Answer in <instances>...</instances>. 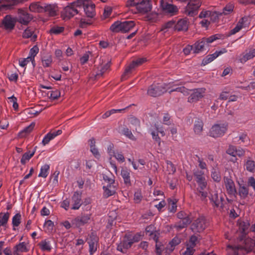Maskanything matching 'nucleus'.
Here are the masks:
<instances>
[{"label": "nucleus", "mask_w": 255, "mask_h": 255, "mask_svg": "<svg viewBox=\"0 0 255 255\" xmlns=\"http://www.w3.org/2000/svg\"><path fill=\"white\" fill-rule=\"evenodd\" d=\"M35 151L32 152H27L25 153L23 155L20 160V162L22 164H24L27 162L34 154Z\"/></svg>", "instance_id": "37998d69"}, {"label": "nucleus", "mask_w": 255, "mask_h": 255, "mask_svg": "<svg viewBox=\"0 0 255 255\" xmlns=\"http://www.w3.org/2000/svg\"><path fill=\"white\" fill-rule=\"evenodd\" d=\"M129 237H130V239L132 241V243L134 242H137L141 239L142 235L139 234H136L135 235H132L130 234H128Z\"/></svg>", "instance_id": "e2e57ef3"}, {"label": "nucleus", "mask_w": 255, "mask_h": 255, "mask_svg": "<svg viewBox=\"0 0 255 255\" xmlns=\"http://www.w3.org/2000/svg\"><path fill=\"white\" fill-rule=\"evenodd\" d=\"M21 216L19 213L16 214L12 219V224L13 227V230H15V227H18L21 223Z\"/></svg>", "instance_id": "79ce46f5"}, {"label": "nucleus", "mask_w": 255, "mask_h": 255, "mask_svg": "<svg viewBox=\"0 0 255 255\" xmlns=\"http://www.w3.org/2000/svg\"><path fill=\"white\" fill-rule=\"evenodd\" d=\"M74 4L78 6H83L86 15L89 17H93L95 15V4L92 1L77 0Z\"/></svg>", "instance_id": "20e7f679"}, {"label": "nucleus", "mask_w": 255, "mask_h": 255, "mask_svg": "<svg viewBox=\"0 0 255 255\" xmlns=\"http://www.w3.org/2000/svg\"><path fill=\"white\" fill-rule=\"evenodd\" d=\"M121 175L124 179L125 184L127 185H130L131 182L129 170L127 168H123L121 170Z\"/></svg>", "instance_id": "c85d7f7f"}, {"label": "nucleus", "mask_w": 255, "mask_h": 255, "mask_svg": "<svg viewBox=\"0 0 255 255\" xmlns=\"http://www.w3.org/2000/svg\"><path fill=\"white\" fill-rule=\"evenodd\" d=\"M145 233L147 236L150 237L154 241L157 242L158 237L156 235V233L153 226L150 225L147 226L145 229Z\"/></svg>", "instance_id": "c756f323"}, {"label": "nucleus", "mask_w": 255, "mask_h": 255, "mask_svg": "<svg viewBox=\"0 0 255 255\" xmlns=\"http://www.w3.org/2000/svg\"><path fill=\"white\" fill-rule=\"evenodd\" d=\"M9 217V214L8 213H4L3 215H0V227L1 226H5L8 220Z\"/></svg>", "instance_id": "09e8293b"}, {"label": "nucleus", "mask_w": 255, "mask_h": 255, "mask_svg": "<svg viewBox=\"0 0 255 255\" xmlns=\"http://www.w3.org/2000/svg\"><path fill=\"white\" fill-rule=\"evenodd\" d=\"M248 189L245 187H242L239 190V195L241 197L245 198L248 194Z\"/></svg>", "instance_id": "774afa93"}, {"label": "nucleus", "mask_w": 255, "mask_h": 255, "mask_svg": "<svg viewBox=\"0 0 255 255\" xmlns=\"http://www.w3.org/2000/svg\"><path fill=\"white\" fill-rule=\"evenodd\" d=\"M135 25L132 20L115 22L110 27V30L113 32L126 33L129 31Z\"/></svg>", "instance_id": "7ed1b4c3"}, {"label": "nucleus", "mask_w": 255, "mask_h": 255, "mask_svg": "<svg viewBox=\"0 0 255 255\" xmlns=\"http://www.w3.org/2000/svg\"><path fill=\"white\" fill-rule=\"evenodd\" d=\"M30 61L33 62V61L30 58V57L28 56L26 58L20 59L19 60V64L21 67H24Z\"/></svg>", "instance_id": "0e129e2a"}, {"label": "nucleus", "mask_w": 255, "mask_h": 255, "mask_svg": "<svg viewBox=\"0 0 255 255\" xmlns=\"http://www.w3.org/2000/svg\"><path fill=\"white\" fill-rule=\"evenodd\" d=\"M49 169L50 166L48 164H44L41 166L38 176L46 178L48 176Z\"/></svg>", "instance_id": "58836bf2"}, {"label": "nucleus", "mask_w": 255, "mask_h": 255, "mask_svg": "<svg viewBox=\"0 0 255 255\" xmlns=\"http://www.w3.org/2000/svg\"><path fill=\"white\" fill-rule=\"evenodd\" d=\"M115 158L121 163H123L125 161V157L123 154L121 152L116 151L113 156Z\"/></svg>", "instance_id": "bf43d9fd"}, {"label": "nucleus", "mask_w": 255, "mask_h": 255, "mask_svg": "<svg viewBox=\"0 0 255 255\" xmlns=\"http://www.w3.org/2000/svg\"><path fill=\"white\" fill-rule=\"evenodd\" d=\"M182 84L181 83L175 81L168 84L152 85L149 88L147 94L152 97H157L167 91H168L169 93L177 91L182 93L184 95H188L189 94V90L184 87H177Z\"/></svg>", "instance_id": "f257e3e1"}, {"label": "nucleus", "mask_w": 255, "mask_h": 255, "mask_svg": "<svg viewBox=\"0 0 255 255\" xmlns=\"http://www.w3.org/2000/svg\"><path fill=\"white\" fill-rule=\"evenodd\" d=\"M245 168L249 172L254 173L255 172V162L251 159H248L245 163Z\"/></svg>", "instance_id": "2f4dec72"}, {"label": "nucleus", "mask_w": 255, "mask_h": 255, "mask_svg": "<svg viewBox=\"0 0 255 255\" xmlns=\"http://www.w3.org/2000/svg\"><path fill=\"white\" fill-rule=\"evenodd\" d=\"M28 251L27 244L25 242H21L14 247L13 254V255H20V253L27 252Z\"/></svg>", "instance_id": "b1692460"}, {"label": "nucleus", "mask_w": 255, "mask_h": 255, "mask_svg": "<svg viewBox=\"0 0 255 255\" xmlns=\"http://www.w3.org/2000/svg\"><path fill=\"white\" fill-rule=\"evenodd\" d=\"M160 3L161 8L165 13L172 15L176 14L178 11V8L176 6L168 3L164 0H160Z\"/></svg>", "instance_id": "2eb2a0df"}, {"label": "nucleus", "mask_w": 255, "mask_h": 255, "mask_svg": "<svg viewBox=\"0 0 255 255\" xmlns=\"http://www.w3.org/2000/svg\"><path fill=\"white\" fill-rule=\"evenodd\" d=\"M228 129V125L225 123L213 125L209 131V135L214 138L223 136Z\"/></svg>", "instance_id": "39448f33"}, {"label": "nucleus", "mask_w": 255, "mask_h": 255, "mask_svg": "<svg viewBox=\"0 0 255 255\" xmlns=\"http://www.w3.org/2000/svg\"><path fill=\"white\" fill-rule=\"evenodd\" d=\"M23 37L25 38H30L32 41H35L36 39L37 36L33 33L32 30L29 28L26 29L23 33Z\"/></svg>", "instance_id": "f704fd0d"}, {"label": "nucleus", "mask_w": 255, "mask_h": 255, "mask_svg": "<svg viewBox=\"0 0 255 255\" xmlns=\"http://www.w3.org/2000/svg\"><path fill=\"white\" fill-rule=\"evenodd\" d=\"M44 3L40 1H34L31 3L29 6V9L32 12H43Z\"/></svg>", "instance_id": "4be33fe9"}, {"label": "nucleus", "mask_w": 255, "mask_h": 255, "mask_svg": "<svg viewBox=\"0 0 255 255\" xmlns=\"http://www.w3.org/2000/svg\"><path fill=\"white\" fill-rule=\"evenodd\" d=\"M97 243L98 240L97 237H95L93 241H89L88 243L89 245V252L91 255L97 251Z\"/></svg>", "instance_id": "4c0bfd02"}, {"label": "nucleus", "mask_w": 255, "mask_h": 255, "mask_svg": "<svg viewBox=\"0 0 255 255\" xmlns=\"http://www.w3.org/2000/svg\"><path fill=\"white\" fill-rule=\"evenodd\" d=\"M205 92L206 89L204 88L193 90L192 94L188 97V101L190 103H194L199 101L204 97Z\"/></svg>", "instance_id": "9d476101"}, {"label": "nucleus", "mask_w": 255, "mask_h": 255, "mask_svg": "<svg viewBox=\"0 0 255 255\" xmlns=\"http://www.w3.org/2000/svg\"><path fill=\"white\" fill-rule=\"evenodd\" d=\"M206 48H208V46L202 39L200 41L197 42L193 45V53H198L204 50H206Z\"/></svg>", "instance_id": "a878e982"}, {"label": "nucleus", "mask_w": 255, "mask_h": 255, "mask_svg": "<svg viewBox=\"0 0 255 255\" xmlns=\"http://www.w3.org/2000/svg\"><path fill=\"white\" fill-rule=\"evenodd\" d=\"M203 123L200 120L195 121L194 125V131L195 134L200 135L203 130Z\"/></svg>", "instance_id": "72a5a7b5"}, {"label": "nucleus", "mask_w": 255, "mask_h": 255, "mask_svg": "<svg viewBox=\"0 0 255 255\" xmlns=\"http://www.w3.org/2000/svg\"><path fill=\"white\" fill-rule=\"evenodd\" d=\"M217 57H218V55L215 54V53L209 55L203 60L202 63L204 65H206L213 61Z\"/></svg>", "instance_id": "49530a36"}, {"label": "nucleus", "mask_w": 255, "mask_h": 255, "mask_svg": "<svg viewBox=\"0 0 255 255\" xmlns=\"http://www.w3.org/2000/svg\"><path fill=\"white\" fill-rule=\"evenodd\" d=\"M39 51V49L36 46H34L30 50L29 54L28 57H30V58L34 61V57L38 53Z\"/></svg>", "instance_id": "864d4df0"}, {"label": "nucleus", "mask_w": 255, "mask_h": 255, "mask_svg": "<svg viewBox=\"0 0 255 255\" xmlns=\"http://www.w3.org/2000/svg\"><path fill=\"white\" fill-rule=\"evenodd\" d=\"M75 2L72 3L70 5L66 6L61 13V16L64 20H67L78 13V10L76 6H78L77 4H74Z\"/></svg>", "instance_id": "423d86ee"}, {"label": "nucleus", "mask_w": 255, "mask_h": 255, "mask_svg": "<svg viewBox=\"0 0 255 255\" xmlns=\"http://www.w3.org/2000/svg\"><path fill=\"white\" fill-rule=\"evenodd\" d=\"M122 133L132 140H135L136 139V138L133 135L131 130L127 128H124L122 130Z\"/></svg>", "instance_id": "c03bdc74"}, {"label": "nucleus", "mask_w": 255, "mask_h": 255, "mask_svg": "<svg viewBox=\"0 0 255 255\" xmlns=\"http://www.w3.org/2000/svg\"><path fill=\"white\" fill-rule=\"evenodd\" d=\"M255 57V48H250L240 55L239 60L242 63H244L248 60H251Z\"/></svg>", "instance_id": "a211bd4d"}, {"label": "nucleus", "mask_w": 255, "mask_h": 255, "mask_svg": "<svg viewBox=\"0 0 255 255\" xmlns=\"http://www.w3.org/2000/svg\"><path fill=\"white\" fill-rule=\"evenodd\" d=\"M53 227L54 223L52 221L48 220L45 221L44 225V228H45L46 232H51L53 230Z\"/></svg>", "instance_id": "3c124183"}, {"label": "nucleus", "mask_w": 255, "mask_h": 255, "mask_svg": "<svg viewBox=\"0 0 255 255\" xmlns=\"http://www.w3.org/2000/svg\"><path fill=\"white\" fill-rule=\"evenodd\" d=\"M236 146L233 145H230L229 148L227 149L226 152L227 154L233 157H236Z\"/></svg>", "instance_id": "338daca9"}, {"label": "nucleus", "mask_w": 255, "mask_h": 255, "mask_svg": "<svg viewBox=\"0 0 255 255\" xmlns=\"http://www.w3.org/2000/svg\"><path fill=\"white\" fill-rule=\"evenodd\" d=\"M186 246V250L184 252H182L181 254V255H192L195 252L194 248L190 247L187 245Z\"/></svg>", "instance_id": "4d7b16f0"}, {"label": "nucleus", "mask_w": 255, "mask_h": 255, "mask_svg": "<svg viewBox=\"0 0 255 255\" xmlns=\"http://www.w3.org/2000/svg\"><path fill=\"white\" fill-rule=\"evenodd\" d=\"M90 54V53L89 52H87L80 58V61L81 64L83 65L88 61Z\"/></svg>", "instance_id": "69168bd1"}, {"label": "nucleus", "mask_w": 255, "mask_h": 255, "mask_svg": "<svg viewBox=\"0 0 255 255\" xmlns=\"http://www.w3.org/2000/svg\"><path fill=\"white\" fill-rule=\"evenodd\" d=\"M194 175L196 178L197 182H200L201 181L205 179V178L204 176V172L199 170H197L195 172H194Z\"/></svg>", "instance_id": "8fccbe9b"}, {"label": "nucleus", "mask_w": 255, "mask_h": 255, "mask_svg": "<svg viewBox=\"0 0 255 255\" xmlns=\"http://www.w3.org/2000/svg\"><path fill=\"white\" fill-rule=\"evenodd\" d=\"M197 182L199 186L198 191L201 194V197L202 200L205 199L207 197L208 194L207 192H204L203 190L207 186L206 180L204 179L202 181H201L200 182Z\"/></svg>", "instance_id": "cd10ccee"}, {"label": "nucleus", "mask_w": 255, "mask_h": 255, "mask_svg": "<svg viewBox=\"0 0 255 255\" xmlns=\"http://www.w3.org/2000/svg\"><path fill=\"white\" fill-rule=\"evenodd\" d=\"M111 66V62L108 61L105 64L101 65L99 69L100 72L97 75L102 76L107 70H108Z\"/></svg>", "instance_id": "de8ad7c7"}, {"label": "nucleus", "mask_w": 255, "mask_h": 255, "mask_svg": "<svg viewBox=\"0 0 255 255\" xmlns=\"http://www.w3.org/2000/svg\"><path fill=\"white\" fill-rule=\"evenodd\" d=\"M34 126L35 123H31L28 126L25 128L23 130H21L18 133V136L20 138H22L26 136L27 134H28L33 130Z\"/></svg>", "instance_id": "7c9ffc66"}, {"label": "nucleus", "mask_w": 255, "mask_h": 255, "mask_svg": "<svg viewBox=\"0 0 255 255\" xmlns=\"http://www.w3.org/2000/svg\"><path fill=\"white\" fill-rule=\"evenodd\" d=\"M54 137L52 135L51 132L48 133L45 136L43 137V140L42 141V144L43 145L45 146L47 144L50 140L53 139Z\"/></svg>", "instance_id": "603ef678"}, {"label": "nucleus", "mask_w": 255, "mask_h": 255, "mask_svg": "<svg viewBox=\"0 0 255 255\" xmlns=\"http://www.w3.org/2000/svg\"><path fill=\"white\" fill-rule=\"evenodd\" d=\"M132 244L128 234H126L118 245L117 250L121 252L125 253L127 249L130 248Z\"/></svg>", "instance_id": "4468645a"}, {"label": "nucleus", "mask_w": 255, "mask_h": 255, "mask_svg": "<svg viewBox=\"0 0 255 255\" xmlns=\"http://www.w3.org/2000/svg\"><path fill=\"white\" fill-rule=\"evenodd\" d=\"M218 35H214L211 36L210 37L208 38H202L203 40L204 41V43H206V45L207 46H209V44L212 42H213L215 40L218 39Z\"/></svg>", "instance_id": "5fc2aeb1"}, {"label": "nucleus", "mask_w": 255, "mask_h": 255, "mask_svg": "<svg viewBox=\"0 0 255 255\" xmlns=\"http://www.w3.org/2000/svg\"><path fill=\"white\" fill-rule=\"evenodd\" d=\"M158 13L155 12H152L149 14H148L146 18L147 20L151 21H155L158 18Z\"/></svg>", "instance_id": "052dcab7"}, {"label": "nucleus", "mask_w": 255, "mask_h": 255, "mask_svg": "<svg viewBox=\"0 0 255 255\" xmlns=\"http://www.w3.org/2000/svg\"><path fill=\"white\" fill-rule=\"evenodd\" d=\"M71 203L72 209H79L82 205L81 194L77 192H75L72 197Z\"/></svg>", "instance_id": "aec40b11"}, {"label": "nucleus", "mask_w": 255, "mask_h": 255, "mask_svg": "<svg viewBox=\"0 0 255 255\" xmlns=\"http://www.w3.org/2000/svg\"><path fill=\"white\" fill-rule=\"evenodd\" d=\"M103 189L104 190V196L107 198L116 193L117 187L116 185H107L106 186H104Z\"/></svg>", "instance_id": "bb28decb"}, {"label": "nucleus", "mask_w": 255, "mask_h": 255, "mask_svg": "<svg viewBox=\"0 0 255 255\" xmlns=\"http://www.w3.org/2000/svg\"><path fill=\"white\" fill-rule=\"evenodd\" d=\"M199 7L198 0H190L185 8L184 13L189 16H193L197 13Z\"/></svg>", "instance_id": "0eeeda50"}, {"label": "nucleus", "mask_w": 255, "mask_h": 255, "mask_svg": "<svg viewBox=\"0 0 255 255\" xmlns=\"http://www.w3.org/2000/svg\"><path fill=\"white\" fill-rule=\"evenodd\" d=\"M15 20L9 15H6L3 20V25L6 29H12L14 26Z\"/></svg>", "instance_id": "393cba45"}, {"label": "nucleus", "mask_w": 255, "mask_h": 255, "mask_svg": "<svg viewBox=\"0 0 255 255\" xmlns=\"http://www.w3.org/2000/svg\"><path fill=\"white\" fill-rule=\"evenodd\" d=\"M43 12H46L50 16L57 15L58 8L56 4H48L44 3Z\"/></svg>", "instance_id": "6ab92c4d"}, {"label": "nucleus", "mask_w": 255, "mask_h": 255, "mask_svg": "<svg viewBox=\"0 0 255 255\" xmlns=\"http://www.w3.org/2000/svg\"><path fill=\"white\" fill-rule=\"evenodd\" d=\"M39 245L40 249L44 251H50L51 249L50 242L46 240L42 241Z\"/></svg>", "instance_id": "a19ab883"}, {"label": "nucleus", "mask_w": 255, "mask_h": 255, "mask_svg": "<svg viewBox=\"0 0 255 255\" xmlns=\"http://www.w3.org/2000/svg\"><path fill=\"white\" fill-rule=\"evenodd\" d=\"M177 217L179 219H181L178 224L177 225L178 229H182L189 225L192 220V218L190 216L187 215L183 211H181L177 214Z\"/></svg>", "instance_id": "9b49d317"}, {"label": "nucleus", "mask_w": 255, "mask_h": 255, "mask_svg": "<svg viewBox=\"0 0 255 255\" xmlns=\"http://www.w3.org/2000/svg\"><path fill=\"white\" fill-rule=\"evenodd\" d=\"M197 241H198L197 238L195 236H192L191 237V238L189 241V242L187 243V245L190 247H191L194 248L196 245Z\"/></svg>", "instance_id": "13d9d810"}, {"label": "nucleus", "mask_w": 255, "mask_h": 255, "mask_svg": "<svg viewBox=\"0 0 255 255\" xmlns=\"http://www.w3.org/2000/svg\"><path fill=\"white\" fill-rule=\"evenodd\" d=\"M181 240L177 237H174L172 241L169 243V246H170L169 250L172 252L174 249V247L180 244Z\"/></svg>", "instance_id": "a18cd8bd"}, {"label": "nucleus", "mask_w": 255, "mask_h": 255, "mask_svg": "<svg viewBox=\"0 0 255 255\" xmlns=\"http://www.w3.org/2000/svg\"><path fill=\"white\" fill-rule=\"evenodd\" d=\"M152 9V3L150 0H140L137 5L136 10L138 12L145 13Z\"/></svg>", "instance_id": "f8f14e48"}, {"label": "nucleus", "mask_w": 255, "mask_h": 255, "mask_svg": "<svg viewBox=\"0 0 255 255\" xmlns=\"http://www.w3.org/2000/svg\"><path fill=\"white\" fill-rule=\"evenodd\" d=\"M146 61V59L144 58H139L135 60H133L131 64H130L126 69L124 74L123 75L122 79L124 78L128 73H130L133 70L138 66L141 65L142 64Z\"/></svg>", "instance_id": "dca6fc26"}, {"label": "nucleus", "mask_w": 255, "mask_h": 255, "mask_svg": "<svg viewBox=\"0 0 255 255\" xmlns=\"http://www.w3.org/2000/svg\"><path fill=\"white\" fill-rule=\"evenodd\" d=\"M211 177L214 181L219 182L221 180V175L218 167H214L211 171Z\"/></svg>", "instance_id": "e433bc0d"}, {"label": "nucleus", "mask_w": 255, "mask_h": 255, "mask_svg": "<svg viewBox=\"0 0 255 255\" xmlns=\"http://www.w3.org/2000/svg\"><path fill=\"white\" fill-rule=\"evenodd\" d=\"M42 64L44 67H49L51 66L53 60L52 57L50 55L44 56L42 58Z\"/></svg>", "instance_id": "c9c22d12"}, {"label": "nucleus", "mask_w": 255, "mask_h": 255, "mask_svg": "<svg viewBox=\"0 0 255 255\" xmlns=\"http://www.w3.org/2000/svg\"><path fill=\"white\" fill-rule=\"evenodd\" d=\"M199 17H208L211 22H215L218 18V14L216 12L203 11L199 14Z\"/></svg>", "instance_id": "5701e85b"}, {"label": "nucleus", "mask_w": 255, "mask_h": 255, "mask_svg": "<svg viewBox=\"0 0 255 255\" xmlns=\"http://www.w3.org/2000/svg\"><path fill=\"white\" fill-rule=\"evenodd\" d=\"M209 198L215 206L221 208H223V198L222 195L221 194L219 196L218 192L217 190H215L211 191Z\"/></svg>", "instance_id": "6e6552de"}, {"label": "nucleus", "mask_w": 255, "mask_h": 255, "mask_svg": "<svg viewBox=\"0 0 255 255\" xmlns=\"http://www.w3.org/2000/svg\"><path fill=\"white\" fill-rule=\"evenodd\" d=\"M60 174V172L58 170L55 171L52 177V184L54 186H57L58 184V176Z\"/></svg>", "instance_id": "680f3d73"}, {"label": "nucleus", "mask_w": 255, "mask_h": 255, "mask_svg": "<svg viewBox=\"0 0 255 255\" xmlns=\"http://www.w3.org/2000/svg\"><path fill=\"white\" fill-rule=\"evenodd\" d=\"M90 218L91 215L90 214L82 215L73 219L72 224L75 228H80L87 224Z\"/></svg>", "instance_id": "1a4fd4ad"}, {"label": "nucleus", "mask_w": 255, "mask_h": 255, "mask_svg": "<svg viewBox=\"0 0 255 255\" xmlns=\"http://www.w3.org/2000/svg\"><path fill=\"white\" fill-rule=\"evenodd\" d=\"M224 182L227 191L230 195H235L236 190L234 181L228 177H224Z\"/></svg>", "instance_id": "412c9836"}, {"label": "nucleus", "mask_w": 255, "mask_h": 255, "mask_svg": "<svg viewBox=\"0 0 255 255\" xmlns=\"http://www.w3.org/2000/svg\"><path fill=\"white\" fill-rule=\"evenodd\" d=\"M244 246H241L228 245L227 247V251L229 255H238L239 251L243 253H248L252 252L255 246V241L251 239H246L244 241Z\"/></svg>", "instance_id": "f03ea898"}, {"label": "nucleus", "mask_w": 255, "mask_h": 255, "mask_svg": "<svg viewBox=\"0 0 255 255\" xmlns=\"http://www.w3.org/2000/svg\"><path fill=\"white\" fill-rule=\"evenodd\" d=\"M64 30L63 27L56 26L52 27L50 30L51 34H58L61 33Z\"/></svg>", "instance_id": "6e6d98bb"}, {"label": "nucleus", "mask_w": 255, "mask_h": 255, "mask_svg": "<svg viewBox=\"0 0 255 255\" xmlns=\"http://www.w3.org/2000/svg\"><path fill=\"white\" fill-rule=\"evenodd\" d=\"M206 227V223L204 217H199L192 225V230L194 232H201Z\"/></svg>", "instance_id": "ddd939ff"}, {"label": "nucleus", "mask_w": 255, "mask_h": 255, "mask_svg": "<svg viewBox=\"0 0 255 255\" xmlns=\"http://www.w3.org/2000/svg\"><path fill=\"white\" fill-rule=\"evenodd\" d=\"M32 17L30 14L22 9H19L18 12L17 21L24 25L27 24Z\"/></svg>", "instance_id": "f3484780"}, {"label": "nucleus", "mask_w": 255, "mask_h": 255, "mask_svg": "<svg viewBox=\"0 0 255 255\" xmlns=\"http://www.w3.org/2000/svg\"><path fill=\"white\" fill-rule=\"evenodd\" d=\"M188 22L186 19H180L179 20L176 25V28L179 30H186L188 29Z\"/></svg>", "instance_id": "473e14b6"}, {"label": "nucleus", "mask_w": 255, "mask_h": 255, "mask_svg": "<svg viewBox=\"0 0 255 255\" xmlns=\"http://www.w3.org/2000/svg\"><path fill=\"white\" fill-rule=\"evenodd\" d=\"M245 18H242L237 24L236 27L230 31V34H235L239 32L242 28L244 27V23Z\"/></svg>", "instance_id": "ea45409f"}]
</instances>
